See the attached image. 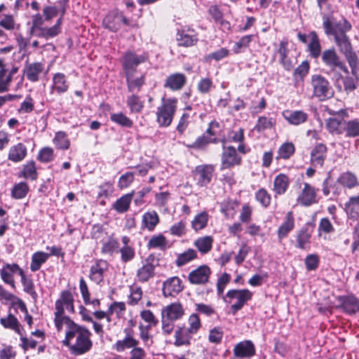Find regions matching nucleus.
<instances>
[{
  "label": "nucleus",
  "mask_w": 359,
  "mask_h": 359,
  "mask_svg": "<svg viewBox=\"0 0 359 359\" xmlns=\"http://www.w3.org/2000/svg\"><path fill=\"white\" fill-rule=\"evenodd\" d=\"M44 18L40 14L32 16L30 34L46 40L57 36L61 32L62 18L65 13V4L47 6L43 9Z\"/></svg>",
  "instance_id": "f257e3e1"
},
{
  "label": "nucleus",
  "mask_w": 359,
  "mask_h": 359,
  "mask_svg": "<svg viewBox=\"0 0 359 359\" xmlns=\"http://www.w3.org/2000/svg\"><path fill=\"white\" fill-rule=\"evenodd\" d=\"M67 327L63 345L68 347L74 355H81L89 352L93 347L91 332L86 327L73 321L64 323Z\"/></svg>",
  "instance_id": "f03ea898"
},
{
  "label": "nucleus",
  "mask_w": 359,
  "mask_h": 359,
  "mask_svg": "<svg viewBox=\"0 0 359 359\" xmlns=\"http://www.w3.org/2000/svg\"><path fill=\"white\" fill-rule=\"evenodd\" d=\"M323 28L326 35L334 36L335 43L341 52L346 57H350L352 53V48L346 32L351 30V25L345 19L340 20L334 25L327 16H323Z\"/></svg>",
  "instance_id": "7ed1b4c3"
},
{
  "label": "nucleus",
  "mask_w": 359,
  "mask_h": 359,
  "mask_svg": "<svg viewBox=\"0 0 359 359\" xmlns=\"http://www.w3.org/2000/svg\"><path fill=\"white\" fill-rule=\"evenodd\" d=\"M74 299L69 291H62L60 298L55 302V324L58 331H60L64 323L72 321L64 316L65 309L69 312L74 311Z\"/></svg>",
  "instance_id": "20e7f679"
},
{
  "label": "nucleus",
  "mask_w": 359,
  "mask_h": 359,
  "mask_svg": "<svg viewBox=\"0 0 359 359\" xmlns=\"http://www.w3.org/2000/svg\"><path fill=\"white\" fill-rule=\"evenodd\" d=\"M177 109V99L175 97L161 100V104L156 109V122L160 127H168L172 122Z\"/></svg>",
  "instance_id": "39448f33"
},
{
  "label": "nucleus",
  "mask_w": 359,
  "mask_h": 359,
  "mask_svg": "<svg viewBox=\"0 0 359 359\" xmlns=\"http://www.w3.org/2000/svg\"><path fill=\"white\" fill-rule=\"evenodd\" d=\"M313 95L320 101H323L332 97L334 92L329 81L323 76L315 74L311 76Z\"/></svg>",
  "instance_id": "423d86ee"
},
{
  "label": "nucleus",
  "mask_w": 359,
  "mask_h": 359,
  "mask_svg": "<svg viewBox=\"0 0 359 359\" xmlns=\"http://www.w3.org/2000/svg\"><path fill=\"white\" fill-rule=\"evenodd\" d=\"M252 293L248 289L243 290H231L227 292L226 298L229 299V303H231L233 299L236 302L232 304L231 306V311L235 314L238 311L241 309L244 304L252 299ZM226 302L227 300L225 299Z\"/></svg>",
  "instance_id": "0eeeda50"
},
{
  "label": "nucleus",
  "mask_w": 359,
  "mask_h": 359,
  "mask_svg": "<svg viewBox=\"0 0 359 359\" xmlns=\"http://www.w3.org/2000/svg\"><path fill=\"white\" fill-rule=\"evenodd\" d=\"M148 59L149 55L147 53L141 54L134 51L125 53L121 60L123 72H136L137 67L142 63L146 62Z\"/></svg>",
  "instance_id": "6e6552de"
},
{
  "label": "nucleus",
  "mask_w": 359,
  "mask_h": 359,
  "mask_svg": "<svg viewBox=\"0 0 359 359\" xmlns=\"http://www.w3.org/2000/svg\"><path fill=\"white\" fill-rule=\"evenodd\" d=\"M124 337L117 340L112 345V349L118 353L124 352L126 349L138 348L139 341L135 338V333L132 328L123 330Z\"/></svg>",
  "instance_id": "1a4fd4ad"
},
{
  "label": "nucleus",
  "mask_w": 359,
  "mask_h": 359,
  "mask_svg": "<svg viewBox=\"0 0 359 359\" xmlns=\"http://www.w3.org/2000/svg\"><path fill=\"white\" fill-rule=\"evenodd\" d=\"M102 24L104 28L114 32H117L121 28L122 24L130 25L129 21L123 13L118 11H113L109 13L104 18Z\"/></svg>",
  "instance_id": "9d476101"
},
{
  "label": "nucleus",
  "mask_w": 359,
  "mask_h": 359,
  "mask_svg": "<svg viewBox=\"0 0 359 359\" xmlns=\"http://www.w3.org/2000/svg\"><path fill=\"white\" fill-rule=\"evenodd\" d=\"M241 162V158L234 147L224 146L222 156V169H226L238 165Z\"/></svg>",
  "instance_id": "9b49d317"
},
{
  "label": "nucleus",
  "mask_w": 359,
  "mask_h": 359,
  "mask_svg": "<svg viewBox=\"0 0 359 359\" xmlns=\"http://www.w3.org/2000/svg\"><path fill=\"white\" fill-rule=\"evenodd\" d=\"M322 60L324 64L330 67L332 69L334 70L339 69L345 73L348 72L346 66L340 61L335 50L332 49H327L322 53Z\"/></svg>",
  "instance_id": "f8f14e48"
},
{
  "label": "nucleus",
  "mask_w": 359,
  "mask_h": 359,
  "mask_svg": "<svg viewBox=\"0 0 359 359\" xmlns=\"http://www.w3.org/2000/svg\"><path fill=\"white\" fill-rule=\"evenodd\" d=\"M210 273V269L206 265H203L191 271L189 273L188 279L191 284L203 285L208 281Z\"/></svg>",
  "instance_id": "ddd939ff"
},
{
  "label": "nucleus",
  "mask_w": 359,
  "mask_h": 359,
  "mask_svg": "<svg viewBox=\"0 0 359 359\" xmlns=\"http://www.w3.org/2000/svg\"><path fill=\"white\" fill-rule=\"evenodd\" d=\"M23 270L16 264H6L0 271L1 278L3 281L10 285L13 288L15 287L13 276L15 273L22 276Z\"/></svg>",
  "instance_id": "4468645a"
},
{
  "label": "nucleus",
  "mask_w": 359,
  "mask_h": 359,
  "mask_svg": "<svg viewBox=\"0 0 359 359\" xmlns=\"http://www.w3.org/2000/svg\"><path fill=\"white\" fill-rule=\"evenodd\" d=\"M297 202L304 206H309L317 203L315 188L308 183H305L301 194L297 197Z\"/></svg>",
  "instance_id": "2eb2a0df"
},
{
  "label": "nucleus",
  "mask_w": 359,
  "mask_h": 359,
  "mask_svg": "<svg viewBox=\"0 0 359 359\" xmlns=\"http://www.w3.org/2000/svg\"><path fill=\"white\" fill-rule=\"evenodd\" d=\"M177 41L180 46L189 47L195 45L198 41V38L193 29L183 28L178 31Z\"/></svg>",
  "instance_id": "dca6fc26"
},
{
  "label": "nucleus",
  "mask_w": 359,
  "mask_h": 359,
  "mask_svg": "<svg viewBox=\"0 0 359 359\" xmlns=\"http://www.w3.org/2000/svg\"><path fill=\"white\" fill-rule=\"evenodd\" d=\"M182 290V283L178 277H171L163 283V293L165 297L175 296Z\"/></svg>",
  "instance_id": "f3484780"
},
{
  "label": "nucleus",
  "mask_w": 359,
  "mask_h": 359,
  "mask_svg": "<svg viewBox=\"0 0 359 359\" xmlns=\"http://www.w3.org/2000/svg\"><path fill=\"white\" fill-rule=\"evenodd\" d=\"M255 348L250 340L238 343L233 348V354L237 358H250L255 355Z\"/></svg>",
  "instance_id": "a211bd4d"
},
{
  "label": "nucleus",
  "mask_w": 359,
  "mask_h": 359,
  "mask_svg": "<svg viewBox=\"0 0 359 359\" xmlns=\"http://www.w3.org/2000/svg\"><path fill=\"white\" fill-rule=\"evenodd\" d=\"M184 315V309L180 303H172L164 307L161 311V316L170 320H177Z\"/></svg>",
  "instance_id": "6ab92c4d"
},
{
  "label": "nucleus",
  "mask_w": 359,
  "mask_h": 359,
  "mask_svg": "<svg viewBox=\"0 0 359 359\" xmlns=\"http://www.w3.org/2000/svg\"><path fill=\"white\" fill-rule=\"evenodd\" d=\"M282 115L290 124L294 126L304 123L308 118L307 114L300 110H285Z\"/></svg>",
  "instance_id": "aec40b11"
},
{
  "label": "nucleus",
  "mask_w": 359,
  "mask_h": 359,
  "mask_svg": "<svg viewBox=\"0 0 359 359\" xmlns=\"http://www.w3.org/2000/svg\"><path fill=\"white\" fill-rule=\"evenodd\" d=\"M126 77V81L128 90L133 92L139 90L144 83V76L143 75H136V72H123Z\"/></svg>",
  "instance_id": "412c9836"
},
{
  "label": "nucleus",
  "mask_w": 359,
  "mask_h": 359,
  "mask_svg": "<svg viewBox=\"0 0 359 359\" xmlns=\"http://www.w3.org/2000/svg\"><path fill=\"white\" fill-rule=\"evenodd\" d=\"M68 88L69 83L65 75L62 73L55 74L53 76L52 92H55L58 95H61L67 92Z\"/></svg>",
  "instance_id": "4be33fe9"
},
{
  "label": "nucleus",
  "mask_w": 359,
  "mask_h": 359,
  "mask_svg": "<svg viewBox=\"0 0 359 359\" xmlns=\"http://www.w3.org/2000/svg\"><path fill=\"white\" fill-rule=\"evenodd\" d=\"M327 148L323 144L315 147L311 154V161L313 166L322 167L326 157Z\"/></svg>",
  "instance_id": "5701e85b"
},
{
  "label": "nucleus",
  "mask_w": 359,
  "mask_h": 359,
  "mask_svg": "<svg viewBox=\"0 0 359 359\" xmlns=\"http://www.w3.org/2000/svg\"><path fill=\"white\" fill-rule=\"evenodd\" d=\"M213 169L211 166H201L196 169V178L197 184L201 186H206L210 183L212 176Z\"/></svg>",
  "instance_id": "b1692460"
},
{
  "label": "nucleus",
  "mask_w": 359,
  "mask_h": 359,
  "mask_svg": "<svg viewBox=\"0 0 359 359\" xmlns=\"http://www.w3.org/2000/svg\"><path fill=\"white\" fill-rule=\"evenodd\" d=\"M344 209L349 218L358 219L359 217V196L350 197L344 203Z\"/></svg>",
  "instance_id": "393cba45"
},
{
  "label": "nucleus",
  "mask_w": 359,
  "mask_h": 359,
  "mask_svg": "<svg viewBox=\"0 0 359 359\" xmlns=\"http://www.w3.org/2000/svg\"><path fill=\"white\" fill-rule=\"evenodd\" d=\"M107 268V263L104 260H98L90 268V279L99 283L102 280L103 273Z\"/></svg>",
  "instance_id": "a878e982"
},
{
  "label": "nucleus",
  "mask_w": 359,
  "mask_h": 359,
  "mask_svg": "<svg viewBox=\"0 0 359 359\" xmlns=\"http://www.w3.org/2000/svg\"><path fill=\"white\" fill-rule=\"evenodd\" d=\"M290 184L288 177L283 173L278 174L273 180V191L276 195L284 194Z\"/></svg>",
  "instance_id": "bb28decb"
},
{
  "label": "nucleus",
  "mask_w": 359,
  "mask_h": 359,
  "mask_svg": "<svg viewBox=\"0 0 359 359\" xmlns=\"http://www.w3.org/2000/svg\"><path fill=\"white\" fill-rule=\"evenodd\" d=\"M294 227V218L292 211L287 212L285 220L278 229V236L280 240L286 237Z\"/></svg>",
  "instance_id": "cd10ccee"
},
{
  "label": "nucleus",
  "mask_w": 359,
  "mask_h": 359,
  "mask_svg": "<svg viewBox=\"0 0 359 359\" xmlns=\"http://www.w3.org/2000/svg\"><path fill=\"white\" fill-rule=\"evenodd\" d=\"M186 82V77L184 74L176 73L167 77L164 86L173 90L181 89Z\"/></svg>",
  "instance_id": "c85d7f7f"
},
{
  "label": "nucleus",
  "mask_w": 359,
  "mask_h": 359,
  "mask_svg": "<svg viewBox=\"0 0 359 359\" xmlns=\"http://www.w3.org/2000/svg\"><path fill=\"white\" fill-rule=\"evenodd\" d=\"M26 155V147L22 143H18L10 148L8 158L10 161L17 163L22 161Z\"/></svg>",
  "instance_id": "c756f323"
},
{
  "label": "nucleus",
  "mask_w": 359,
  "mask_h": 359,
  "mask_svg": "<svg viewBox=\"0 0 359 359\" xmlns=\"http://www.w3.org/2000/svg\"><path fill=\"white\" fill-rule=\"evenodd\" d=\"M43 70V65L40 62H34L26 65L25 73L27 79L32 82L37 81L39 75Z\"/></svg>",
  "instance_id": "7c9ffc66"
},
{
  "label": "nucleus",
  "mask_w": 359,
  "mask_h": 359,
  "mask_svg": "<svg viewBox=\"0 0 359 359\" xmlns=\"http://www.w3.org/2000/svg\"><path fill=\"white\" fill-rule=\"evenodd\" d=\"M134 191L125 194L117 199L112 205L113 208L118 213H123L129 209Z\"/></svg>",
  "instance_id": "2f4dec72"
},
{
  "label": "nucleus",
  "mask_w": 359,
  "mask_h": 359,
  "mask_svg": "<svg viewBox=\"0 0 359 359\" xmlns=\"http://www.w3.org/2000/svg\"><path fill=\"white\" fill-rule=\"evenodd\" d=\"M1 324L8 329H11L18 333L19 335L22 334V328L16 317L13 314L8 313L6 317L0 319Z\"/></svg>",
  "instance_id": "473e14b6"
},
{
  "label": "nucleus",
  "mask_w": 359,
  "mask_h": 359,
  "mask_svg": "<svg viewBox=\"0 0 359 359\" xmlns=\"http://www.w3.org/2000/svg\"><path fill=\"white\" fill-rule=\"evenodd\" d=\"M310 41L308 44V49L310 55L313 58H317L321 53V46L317 34L315 32H311L309 34Z\"/></svg>",
  "instance_id": "72a5a7b5"
},
{
  "label": "nucleus",
  "mask_w": 359,
  "mask_h": 359,
  "mask_svg": "<svg viewBox=\"0 0 359 359\" xmlns=\"http://www.w3.org/2000/svg\"><path fill=\"white\" fill-rule=\"evenodd\" d=\"M158 222V215L154 210L147 212L142 216V226L149 231H153Z\"/></svg>",
  "instance_id": "f704fd0d"
},
{
  "label": "nucleus",
  "mask_w": 359,
  "mask_h": 359,
  "mask_svg": "<svg viewBox=\"0 0 359 359\" xmlns=\"http://www.w3.org/2000/svg\"><path fill=\"white\" fill-rule=\"evenodd\" d=\"M213 238L210 236H202L194 241V246L201 254H207L212 247Z\"/></svg>",
  "instance_id": "c9c22d12"
},
{
  "label": "nucleus",
  "mask_w": 359,
  "mask_h": 359,
  "mask_svg": "<svg viewBox=\"0 0 359 359\" xmlns=\"http://www.w3.org/2000/svg\"><path fill=\"white\" fill-rule=\"evenodd\" d=\"M192 334H194L187 327L180 328L175 331V344L177 346L189 344Z\"/></svg>",
  "instance_id": "e433bc0d"
},
{
  "label": "nucleus",
  "mask_w": 359,
  "mask_h": 359,
  "mask_svg": "<svg viewBox=\"0 0 359 359\" xmlns=\"http://www.w3.org/2000/svg\"><path fill=\"white\" fill-rule=\"evenodd\" d=\"M50 254L42 251H38L34 253L32 256V262L30 264V269L32 271L35 272L38 271L41 265L44 264L49 258Z\"/></svg>",
  "instance_id": "4c0bfd02"
},
{
  "label": "nucleus",
  "mask_w": 359,
  "mask_h": 359,
  "mask_svg": "<svg viewBox=\"0 0 359 359\" xmlns=\"http://www.w3.org/2000/svg\"><path fill=\"white\" fill-rule=\"evenodd\" d=\"M326 128L332 134L341 135L344 132V121L336 118H329L326 120Z\"/></svg>",
  "instance_id": "58836bf2"
},
{
  "label": "nucleus",
  "mask_w": 359,
  "mask_h": 359,
  "mask_svg": "<svg viewBox=\"0 0 359 359\" xmlns=\"http://www.w3.org/2000/svg\"><path fill=\"white\" fill-rule=\"evenodd\" d=\"M341 307L347 313H355L359 311V299L353 296H348L344 299Z\"/></svg>",
  "instance_id": "ea45409f"
},
{
  "label": "nucleus",
  "mask_w": 359,
  "mask_h": 359,
  "mask_svg": "<svg viewBox=\"0 0 359 359\" xmlns=\"http://www.w3.org/2000/svg\"><path fill=\"white\" fill-rule=\"evenodd\" d=\"M209 219L208 214L203 211L197 214L191 221V227L195 231L205 229Z\"/></svg>",
  "instance_id": "a19ab883"
},
{
  "label": "nucleus",
  "mask_w": 359,
  "mask_h": 359,
  "mask_svg": "<svg viewBox=\"0 0 359 359\" xmlns=\"http://www.w3.org/2000/svg\"><path fill=\"white\" fill-rule=\"evenodd\" d=\"M154 266L147 262L144 265L138 269L137 272V276L140 281L146 282L149 278L154 276Z\"/></svg>",
  "instance_id": "79ce46f5"
},
{
  "label": "nucleus",
  "mask_w": 359,
  "mask_h": 359,
  "mask_svg": "<svg viewBox=\"0 0 359 359\" xmlns=\"http://www.w3.org/2000/svg\"><path fill=\"white\" fill-rule=\"evenodd\" d=\"M338 182L341 185L352 189L358 185V178L352 172H346L342 173L337 180Z\"/></svg>",
  "instance_id": "37998d69"
},
{
  "label": "nucleus",
  "mask_w": 359,
  "mask_h": 359,
  "mask_svg": "<svg viewBox=\"0 0 359 359\" xmlns=\"http://www.w3.org/2000/svg\"><path fill=\"white\" fill-rule=\"evenodd\" d=\"M53 142L58 149L67 150L70 146V141L67 134L63 131L57 132Z\"/></svg>",
  "instance_id": "c03bdc74"
},
{
  "label": "nucleus",
  "mask_w": 359,
  "mask_h": 359,
  "mask_svg": "<svg viewBox=\"0 0 359 359\" xmlns=\"http://www.w3.org/2000/svg\"><path fill=\"white\" fill-rule=\"evenodd\" d=\"M344 132L348 137L359 136V121L355 118L344 121Z\"/></svg>",
  "instance_id": "a18cd8bd"
},
{
  "label": "nucleus",
  "mask_w": 359,
  "mask_h": 359,
  "mask_svg": "<svg viewBox=\"0 0 359 359\" xmlns=\"http://www.w3.org/2000/svg\"><path fill=\"white\" fill-rule=\"evenodd\" d=\"M311 234L306 229H302L297 235V247L302 250H306L309 247Z\"/></svg>",
  "instance_id": "49530a36"
},
{
  "label": "nucleus",
  "mask_w": 359,
  "mask_h": 359,
  "mask_svg": "<svg viewBox=\"0 0 359 359\" xmlns=\"http://www.w3.org/2000/svg\"><path fill=\"white\" fill-rule=\"evenodd\" d=\"M294 150V145L292 142H285L279 147L276 159H288Z\"/></svg>",
  "instance_id": "de8ad7c7"
},
{
  "label": "nucleus",
  "mask_w": 359,
  "mask_h": 359,
  "mask_svg": "<svg viewBox=\"0 0 359 359\" xmlns=\"http://www.w3.org/2000/svg\"><path fill=\"white\" fill-rule=\"evenodd\" d=\"M167 240L165 237L162 234H158L152 236L148 242L147 247L149 249H160L163 250L166 248Z\"/></svg>",
  "instance_id": "09e8293b"
},
{
  "label": "nucleus",
  "mask_w": 359,
  "mask_h": 359,
  "mask_svg": "<svg viewBox=\"0 0 359 359\" xmlns=\"http://www.w3.org/2000/svg\"><path fill=\"white\" fill-rule=\"evenodd\" d=\"M29 191V186L25 182H19L14 185L11 195L15 199H21L26 196Z\"/></svg>",
  "instance_id": "8fccbe9b"
},
{
  "label": "nucleus",
  "mask_w": 359,
  "mask_h": 359,
  "mask_svg": "<svg viewBox=\"0 0 359 359\" xmlns=\"http://www.w3.org/2000/svg\"><path fill=\"white\" fill-rule=\"evenodd\" d=\"M21 176L26 179H30L35 180L37 178V172L34 161L28 162L23 167V170L21 172Z\"/></svg>",
  "instance_id": "3c124183"
},
{
  "label": "nucleus",
  "mask_w": 359,
  "mask_h": 359,
  "mask_svg": "<svg viewBox=\"0 0 359 359\" xmlns=\"http://www.w3.org/2000/svg\"><path fill=\"white\" fill-rule=\"evenodd\" d=\"M110 119L111 121L123 127L130 128L133 126L132 120L123 113L111 114Z\"/></svg>",
  "instance_id": "603ef678"
},
{
  "label": "nucleus",
  "mask_w": 359,
  "mask_h": 359,
  "mask_svg": "<svg viewBox=\"0 0 359 359\" xmlns=\"http://www.w3.org/2000/svg\"><path fill=\"white\" fill-rule=\"evenodd\" d=\"M127 104L130 107V111L134 113L140 112L144 107L140 98L135 95L130 96L127 100Z\"/></svg>",
  "instance_id": "864d4df0"
},
{
  "label": "nucleus",
  "mask_w": 359,
  "mask_h": 359,
  "mask_svg": "<svg viewBox=\"0 0 359 359\" xmlns=\"http://www.w3.org/2000/svg\"><path fill=\"white\" fill-rule=\"evenodd\" d=\"M196 257V251L193 249H189L187 251L178 255L177 259L176 260V264L177 266H183L189 262L190 261L193 260Z\"/></svg>",
  "instance_id": "5fc2aeb1"
},
{
  "label": "nucleus",
  "mask_w": 359,
  "mask_h": 359,
  "mask_svg": "<svg viewBox=\"0 0 359 359\" xmlns=\"http://www.w3.org/2000/svg\"><path fill=\"white\" fill-rule=\"evenodd\" d=\"M118 242L114 238H109L103 243L102 252L104 254L112 255L114 252H118Z\"/></svg>",
  "instance_id": "6e6d98bb"
},
{
  "label": "nucleus",
  "mask_w": 359,
  "mask_h": 359,
  "mask_svg": "<svg viewBox=\"0 0 359 359\" xmlns=\"http://www.w3.org/2000/svg\"><path fill=\"white\" fill-rule=\"evenodd\" d=\"M256 200L264 208L268 207L271 203V197L270 194L264 188L259 189L255 193Z\"/></svg>",
  "instance_id": "4d7b16f0"
},
{
  "label": "nucleus",
  "mask_w": 359,
  "mask_h": 359,
  "mask_svg": "<svg viewBox=\"0 0 359 359\" xmlns=\"http://www.w3.org/2000/svg\"><path fill=\"white\" fill-rule=\"evenodd\" d=\"M274 126V121L271 118L266 116H260L257 122L255 129L258 132L264 131L266 129H270Z\"/></svg>",
  "instance_id": "13d9d810"
},
{
  "label": "nucleus",
  "mask_w": 359,
  "mask_h": 359,
  "mask_svg": "<svg viewBox=\"0 0 359 359\" xmlns=\"http://www.w3.org/2000/svg\"><path fill=\"white\" fill-rule=\"evenodd\" d=\"M21 277L22 284L23 285V289L25 292L30 294L34 299H36L37 297V294L34 290V285L32 279L27 278L25 273H22Z\"/></svg>",
  "instance_id": "bf43d9fd"
},
{
  "label": "nucleus",
  "mask_w": 359,
  "mask_h": 359,
  "mask_svg": "<svg viewBox=\"0 0 359 359\" xmlns=\"http://www.w3.org/2000/svg\"><path fill=\"white\" fill-rule=\"evenodd\" d=\"M229 54V50L226 48H221L219 50L212 52L208 55H207L205 57V60L206 62H210L212 60L215 61H219L225 57H226Z\"/></svg>",
  "instance_id": "052dcab7"
},
{
  "label": "nucleus",
  "mask_w": 359,
  "mask_h": 359,
  "mask_svg": "<svg viewBox=\"0 0 359 359\" xmlns=\"http://www.w3.org/2000/svg\"><path fill=\"white\" fill-rule=\"evenodd\" d=\"M121 253V259L123 262H128L131 261L135 257V250L130 245L122 246L118 249Z\"/></svg>",
  "instance_id": "680f3d73"
},
{
  "label": "nucleus",
  "mask_w": 359,
  "mask_h": 359,
  "mask_svg": "<svg viewBox=\"0 0 359 359\" xmlns=\"http://www.w3.org/2000/svg\"><path fill=\"white\" fill-rule=\"evenodd\" d=\"M53 157V149L50 147H44L39 151L37 158L43 163H48L51 161Z\"/></svg>",
  "instance_id": "e2e57ef3"
},
{
  "label": "nucleus",
  "mask_w": 359,
  "mask_h": 359,
  "mask_svg": "<svg viewBox=\"0 0 359 359\" xmlns=\"http://www.w3.org/2000/svg\"><path fill=\"white\" fill-rule=\"evenodd\" d=\"M11 81V75L7 74L6 69L0 72V93H3L8 90Z\"/></svg>",
  "instance_id": "0e129e2a"
},
{
  "label": "nucleus",
  "mask_w": 359,
  "mask_h": 359,
  "mask_svg": "<svg viewBox=\"0 0 359 359\" xmlns=\"http://www.w3.org/2000/svg\"><path fill=\"white\" fill-rule=\"evenodd\" d=\"M253 36V35H245L241 37L240 40L235 43L233 49V52L238 53L241 52V48L248 47L252 41Z\"/></svg>",
  "instance_id": "69168bd1"
},
{
  "label": "nucleus",
  "mask_w": 359,
  "mask_h": 359,
  "mask_svg": "<svg viewBox=\"0 0 359 359\" xmlns=\"http://www.w3.org/2000/svg\"><path fill=\"white\" fill-rule=\"evenodd\" d=\"M149 327L144 326L142 324L139 325L140 337L144 344L147 346H150L152 344L151 337L149 333Z\"/></svg>",
  "instance_id": "338daca9"
},
{
  "label": "nucleus",
  "mask_w": 359,
  "mask_h": 359,
  "mask_svg": "<svg viewBox=\"0 0 359 359\" xmlns=\"http://www.w3.org/2000/svg\"><path fill=\"white\" fill-rule=\"evenodd\" d=\"M134 180V174L130 172L122 175L118 182V187L120 189L127 188Z\"/></svg>",
  "instance_id": "774afa93"
}]
</instances>
